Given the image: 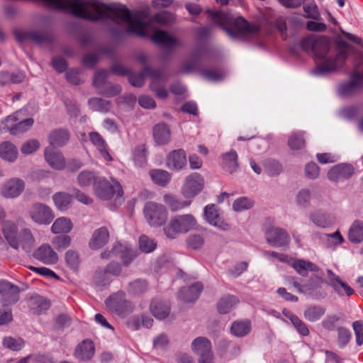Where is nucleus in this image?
Here are the masks:
<instances>
[{
  "label": "nucleus",
  "mask_w": 363,
  "mask_h": 363,
  "mask_svg": "<svg viewBox=\"0 0 363 363\" xmlns=\"http://www.w3.org/2000/svg\"><path fill=\"white\" fill-rule=\"evenodd\" d=\"M208 17L213 21L212 25L201 26L196 28L195 37L197 43H206L210 38L213 26H219L229 38L243 39L247 35L255 34L259 31V27L250 23L244 17H235L233 14L222 11L206 10Z\"/></svg>",
  "instance_id": "nucleus-1"
},
{
  "label": "nucleus",
  "mask_w": 363,
  "mask_h": 363,
  "mask_svg": "<svg viewBox=\"0 0 363 363\" xmlns=\"http://www.w3.org/2000/svg\"><path fill=\"white\" fill-rule=\"evenodd\" d=\"M94 191L95 195L101 200H109L115 195L121 196L123 189L121 184L116 180L109 182L103 177H99L94 183Z\"/></svg>",
  "instance_id": "nucleus-2"
},
{
  "label": "nucleus",
  "mask_w": 363,
  "mask_h": 363,
  "mask_svg": "<svg viewBox=\"0 0 363 363\" xmlns=\"http://www.w3.org/2000/svg\"><path fill=\"white\" fill-rule=\"evenodd\" d=\"M151 39L163 50L160 55V58L163 61L170 57L174 48L179 45V40L177 38L162 30H156Z\"/></svg>",
  "instance_id": "nucleus-3"
},
{
  "label": "nucleus",
  "mask_w": 363,
  "mask_h": 363,
  "mask_svg": "<svg viewBox=\"0 0 363 363\" xmlns=\"http://www.w3.org/2000/svg\"><path fill=\"white\" fill-rule=\"evenodd\" d=\"M143 212L147 221L153 227L162 225L167 219L168 213L165 206L154 201L147 202Z\"/></svg>",
  "instance_id": "nucleus-4"
},
{
  "label": "nucleus",
  "mask_w": 363,
  "mask_h": 363,
  "mask_svg": "<svg viewBox=\"0 0 363 363\" xmlns=\"http://www.w3.org/2000/svg\"><path fill=\"white\" fill-rule=\"evenodd\" d=\"M145 72L151 78L150 89L156 96L161 99H165L168 96V91L164 84L167 81V77L160 69H153L149 66H145Z\"/></svg>",
  "instance_id": "nucleus-5"
},
{
  "label": "nucleus",
  "mask_w": 363,
  "mask_h": 363,
  "mask_svg": "<svg viewBox=\"0 0 363 363\" xmlns=\"http://www.w3.org/2000/svg\"><path fill=\"white\" fill-rule=\"evenodd\" d=\"M347 56V51L341 50L335 57H325L323 62L316 65L312 70V73L315 75L323 76L335 72L344 65Z\"/></svg>",
  "instance_id": "nucleus-6"
},
{
  "label": "nucleus",
  "mask_w": 363,
  "mask_h": 363,
  "mask_svg": "<svg viewBox=\"0 0 363 363\" xmlns=\"http://www.w3.org/2000/svg\"><path fill=\"white\" fill-rule=\"evenodd\" d=\"M363 82V73L354 69L352 72L348 82H342L338 85L337 91L343 98L354 95L362 86Z\"/></svg>",
  "instance_id": "nucleus-7"
},
{
  "label": "nucleus",
  "mask_w": 363,
  "mask_h": 363,
  "mask_svg": "<svg viewBox=\"0 0 363 363\" xmlns=\"http://www.w3.org/2000/svg\"><path fill=\"white\" fill-rule=\"evenodd\" d=\"M29 215L32 220L39 225H48L55 217L51 208L40 202L34 203L30 206Z\"/></svg>",
  "instance_id": "nucleus-8"
},
{
  "label": "nucleus",
  "mask_w": 363,
  "mask_h": 363,
  "mask_svg": "<svg viewBox=\"0 0 363 363\" xmlns=\"http://www.w3.org/2000/svg\"><path fill=\"white\" fill-rule=\"evenodd\" d=\"M15 36L20 43L31 40L38 45L50 43L54 40V35L49 31H16Z\"/></svg>",
  "instance_id": "nucleus-9"
},
{
  "label": "nucleus",
  "mask_w": 363,
  "mask_h": 363,
  "mask_svg": "<svg viewBox=\"0 0 363 363\" xmlns=\"http://www.w3.org/2000/svg\"><path fill=\"white\" fill-rule=\"evenodd\" d=\"M20 289L16 285L6 281H0L1 302L3 306L14 304L19 300Z\"/></svg>",
  "instance_id": "nucleus-10"
},
{
  "label": "nucleus",
  "mask_w": 363,
  "mask_h": 363,
  "mask_svg": "<svg viewBox=\"0 0 363 363\" xmlns=\"http://www.w3.org/2000/svg\"><path fill=\"white\" fill-rule=\"evenodd\" d=\"M354 174L353 165L349 163H340L329 169L327 177L330 181L338 183L349 179Z\"/></svg>",
  "instance_id": "nucleus-11"
},
{
  "label": "nucleus",
  "mask_w": 363,
  "mask_h": 363,
  "mask_svg": "<svg viewBox=\"0 0 363 363\" xmlns=\"http://www.w3.org/2000/svg\"><path fill=\"white\" fill-rule=\"evenodd\" d=\"M203 183V179L200 174L191 173L186 178L183 196L188 199L194 198L202 191Z\"/></svg>",
  "instance_id": "nucleus-12"
},
{
  "label": "nucleus",
  "mask_w": 363,
  "mask_h": 363,
  "mask_svg": "<svg viewBox=\"0 0 363 363\" xmlns=\"http://www.w3.org/2000/svg\"><path fill=\"white\" fill-rule=\"evenodd\" d=\"M265 238L271 246L276 247L285 246L290 242L289 233L280 228H269L265 232Z\"/></svg>",
  "instance_id": "nucleus-13"
},
{
  "label": "nucleus",
  "mask_w": 363,
  "mask_h": 363,
  "mask_svg": "<svg viewBox=\"0 0 363 363\" xmlns=\"http://www.w3.org/2000/svg\"><path fill=\"white\" fill-rule=\"evenodd\" d=\"M25 186V182L23 179L12 178L3 184L1 194L6 199H15L22 194Z\"/></svg>",
  "instance_id": "nucleus-14"
},
{
  "label": "nucleus",
  "mask_w": 363,
  "mask_h": 363,
  "mask_svg": "<svg viewBox=\"0 0 363 363\" xmlns=\"http://www.w3.org/2000/svg\"><path fill=\"white\" fill-rule=\"evenodd\" d=\"M106 306L117 314H121L125 312L130 306L131 303L125 298V294L123 291L109 296L105 301Z\"/></svg>",
  "instance_id": "nucleus-15"
},
{
  "label": "nucleus",
  "mask_w": 363,
  "mask_h": 363,
  "mask_svg": "<svg viewBox=\"0 0 363 363\" xmlns=\"http://www.w3.org/2000/svg\"><path fill=\"white\" fill-rule=\"evenodd\" d=\"M220 166L223 171L230 174L236 173L239 168L238 155L237 152L231 149L230 151L223 153L220 155Z\"/></svg>",
  "instance_id": "nucleus-16"
},
{
  "label": "nucleus",
  "mask_w": 363,
  "mask_h": 363,
  "mask_svg": "<svg viewBox=\"0 0 363 363\" xmlns=\"http://www.w3.org/2000/svg\"><path fill=\"white\" fill-rule=\"evenodd\" d=\"M326 272L329 279V284L339 296H344L345 294L350 296L354 294V290L346 282L342 281L331 269H328Z\"/></svg>",
  "instance_id": "nucleus-17"
},
{
  "label": "nucleus",
  "mask_w": 363,
  "mask_h": 363,
  "mask_svg": "<svg viewBox=\"0 0 363 363\" xmlns=\"http://www.w3.org/2000/svg\"><path fill=\"white\" fill-rule=\"evenodd\" d=\"M204 216L206 220L210 225L223 230H227L229 229V225L224 222L223 218L220 216L216 205H207L204 208Z\"/></svg>",
  "instance_id": "nucleus-18"
},
{
  "label": "nucleus",
  "mask_w": 363,
  "mask_h": 363,
  "mask_svg": "<svg viewBox=\"0 0 363 363\" xmlns=\"http://www.w3.org/2000/svg\"><path fill=\"white\" fill-rule=\"evenodd\" d=\"M45 158L49 165L57 170H62L65 167V160L61 152L53 147H48L44 151Z\"/></svg>",
  "instance_id": "nucleus-19"
},
{
  "label": "nucleus",
  "mask_w": 363,
  "mask_h": 363,
  "mask_svg": "<svg viewBox=\"0 0 363 363\" xmlns=\"http://www.w3.org/2000/svg\"><path fill=\"white\" fill-rule=\"evenodd\" d=\"M33 257L45 264H53L58 260L57 253L49 245L39 247L33 253Z\"/></svg>",
  "instance_id": "nucleus-20"
},
{
  "label": "nucleus",
  "mask_w": 363,
  "mask_h": 363,
  "mask_svg": "<svg viewBox=\"0 0 363 363\" xmlns=\"http://www.w3.org/2000/svg\"><path fill=\"white\" fill-rule=\"evenodd\" d=\"M94 343L90 340H84L75 348L74 355L79 361H89L94 354Z\"/></svg>",
  "instance_id": "nucleus-21"
},
{
  "label": "nucleus",
  "mask_w": 363,
  "mask_h": 363,
  "mask_svg": "<svg viewBox=\"0 0 363 363\" xmlns=\"http://www.w3.org/2000/svg\"><path fill=\"white\" fill-rule=\"evenodd\" d=\"M109 240V231L106 227H101L94 231L89 246L92 250L104 247Z\"/></svg>",
  "instance_id": "nucleus-22"
},
{
  "label": "nucleus",
  "mask_w": 363,
  "mask_h": 363,
  "mask_svg": "<svg viewBox=\"0 0 363 363\" xmlns=\"http://www.w3.org/2000/svg\"><path fill=\"white\" fill-rule=\"evenodd\" d=\"M122 272L121 265L118 262H111L106 267L105 272H97L95 276V281L99 285H106L108 281L105 278L106 274H110L115 277H118Z\"/></svg>",
  "instance_id": "nucleus-23"
},
{
  "label": "nucleus",
  "mask_w": 363,
  "mask_h": 363,
  "mask_svg": "<svg viewBox=\"0 0 363 363\" xmlns=\"http://www.w3.org/2000/svg\"><path fill=\"white\" fill-rule=\"evenodd\" d=\"M4 235L9 244L15 249L19 248L18 229L15 223L11 221H6L3 225Z\"/></svg>",
  "instance_id": "nucleus-24"
},
{
  "label": "nucleus",
  "mask_w": 363,
  "mask_h": 363,
  "mask_svg": "<svg viewBox=\"0 0 363 363\" xmlns=\"http://www.w3.org/2000/svg\"><path fill=\"white\" fill-rule=\"evenodd\" d=\"M150 310L157 319L163 320L169 315L170 306L165 301L155 299L151 302Z\"/></svg>",
  "instance_id": "nucleus-25"
},
{
  "label": "nucleus",
  "mask_w": 363,
  "mask_h": 363,
  "mask_svg": "<svg viewBox=\"0 0 363 363\" xmlns=\"http://www.w3.org/2000/svg\"><path fill=\"white\" fill-rule=\"evenodd\" d=\"M153 138L157 145H164L170 140L171 132L167 124L160 123L155 125L152 130Z\"/></svg>",
  "instance_id": "nucleus-26"
},
{
  "label": "nucleus",
  "mask_w": 363,
  "mask_h": 363,
  "mask_svg": "<svg viewBox=\"0 0 363 363\" xmlns=\"http://www.w3.org/2000/svg\"><path fill=\"white\" fill-rule=\"evenodd\" d=\"M330 49L329 40L325 36L315 39L313 52L317 59H325Z\"/></svg>",
  "instance_id": "nucleus-27"
},
{
  "label": "nucleus",
  "mask_w": 363,
  "mask_h": 363,
  "mask_svg": "<svg viewBox=\"0 0 363 363\" xmlns=\"http://www.w3.org/2000/svg\"><path fill=\"white\" fill-rule=\"evenodd\" d=\"M293 268L301 276L306 277L309 272H318L319 267L310 261H306L301 259H296L292 263Z\"/></svg>",
  "instance_id": "nucleus-28"
},
{
  "label": "nucleus",
  "mask_w": 363,
  "mask_h": 363,
  "mask_svg": "<svg viewBox=\"0 0 363 363\" xmlns=\"http://www.w3.org/2000/svg\"><path fill=\"white\" fill-rule=\"evenodd\" d=\"M203 289V285L201 282L197 281L188 288H183V301L186 303L195 302L200 296Z\"/></svg>",
  "instance_id": "nucleus-29"
},
{
  "label": "nucleus",
  "mask_w": 363,
  "mask_h": 363,
  "mask_svg": "<svg viewBox=\"0 0 363 363\" xmlns=\"http://www.w3.org/2000/svg\"><path fill=\"white\" fill-rule=\"evenodd\" d=\"M48 138L51 145L62 147L68 142L69 133L66 129H56L50 133Z\"/></svg>",
  "instance_id": "nucleus-30"
},
{
  "label": "nucleus",
  "mask_w": 363,
  "mask_h": 363,
  "mask_svg": "<svg viewBox=\"0 0 363 363\" xmlns=\"http://www.w3.org/2000/svg\"><path fill=\"white\" fill-rule=\"evenodd\" d=\"M89 139L91 142L97 147V149L101 154L102 157L107 161L112 160V157L108 152L107 145L101 137V135L97 132L89 133Z\"/></svg>",
  "instance_id": "nucleus-31"
},
{
  "label": "nucleus",
  "mask_w": 363,
  "mask_h": 363,
  "mask_svg": "<svg viewBox=\"0 0 363 363\" xmlns=\"http://www.w3.org/2000/svg\"><path fill=\"white\" fill-rule=\"evenodd\" d=\"M325 313V308L320 305H310L303 311V317L309 322L319 320Z\"/></svg>",
  "instance_id": "nucleus-32"
},
{
  "label": "nucleus",
  "mask_w": 363,
  "mask_h": 363,
  "mask_svg": "<svg viewBox=\"0 0 363 363\" xmlns=\"http://www.w3.org/2000/svg\"><path fill=\"white\" fill-rule=\"evenodd\" d=\"M29 306L33 313L40 314L50 308V302L43 296L35 295L30 298Z\"/></svg>",
  "instance_id": "nucleus-33"
},
{
  "label": "nucleus",
  "mask_w": 363,
  "mask_h": 363,
  "mask_svg": "<svg viewBox=\"0 0 363 363\" xmlns=\"http://www.w3.org/2000/svg\"><path fill=\"white\" fill-rule=\"evenodd\" d=\"M112 252L115 256L119 257L123 260L125 266H128L135 257V254L133 250L123 247L121 244L116 245L112 248Z\"/></svg>",
  "instance_id": "nucleus-34"
},
{
  "label": "nucleus",
  "mask_w": 363,
  "mask_h": 363,
  "mask_svg": "<svg viewBox=\"0 0 363 363\" xmlns=\"http://www.w3.org/2000/svg\"><path fill=\"white\" fill-rule=\"evenodd\" d=\"M348 240L352 243H359L363 240V221L353 222L348 231Z\"/></svg>",
  "instance_id": "nucleus-35"
},
{
  "label": "nucleus",
  "mask_w": 363,
  "mask_h": 363,
  "mask_svg": "<svg viewBox=\"0 0 363 363\" xmlns=\"http://www.w3.org/2000/svg\"><path fill=\"white\" fill-rule=\"evenodd\" d=\"M194 352L198 356L212 350L211 341L205 337H198L191 343Z\"/></svg>",
  "instance_id": "nucleus-36"
},
{
  "label": "nucleus",
  "mask_w": 363,
  "mask_h": 363,
  "mask_svg": "<svg viewBox=\"0 0 363 363\" xmlns=\"http://www.w3.org/2000/svg\"><path fill=\"white\" fill-rule=\"evenodd\" d=\"M238 303L235 296H225L217 303V310L220 314H226Z\"/></svg>",
  "instance_id": "nucleus-37"
},
{
  "label": "nucleus",
  "mask_w": 363,
  "mask_h": 363,
  "mask_svg": "<svg viewBox=\"0 0 363 363\" xmlns=\"http://www.w3.org/2000/svg\"><path fill=\"white\" fill-rule=\"evenodd\" d=\"M18 155V151L14 145L6 141L0 144V157L5 160L13 162Z\"/></svg>",
  "instance_id": "nucleus-38"
},
{
  "label": "nucleus",
  "mask_w": 363,
  "mask_h": 363,
  "mask_svg": "<svg viewBox=\"0 0 363 363\" xmlns=\"http://www.w3.org/2000/svg\"><path fill=\"white\" fill-rule=\"evenodd\" d=\"M72 228V223L65 217L57 218L51 227L52 232L55 234L67 233Z\"/></svg>",
  "instance_id": "nucleus-39"
},
{
  "label": "nucleus",
  "mask_w": 363,
  "mask_h": 363,
  "mask_svg": "<svg viewBox=\"0 0 363 363\" xmlns=\"http://www.w3.org/2000/svg\"><path fill=\"white\" fill-rule=\"evenodd\" d=\"M164 233L169 238H174L182 231V217L172 218L167 226L164 228Z\"/></svg>",
  "instance_id": "nucleus-40"
},
{
  "label": "nucleus",
  "mask_w": 363,
  "mask_h": 363,
  "mask_svg": "<svg viewBox=\"0 0 363 363\" xmlns=\"http://www.w3.org/2000/svg\"><path fill=\"white\" fill-rule=\"evenodd\" d=\"M251 330V323L249 320L235 321L230 327L231 333L236 337H244Z\"/></svg>",
  "instance_id": "nucleus-41"
},
{
  "label": "nucleus",
  "mask_w": 363,
  "mask_h": 363,
  "mask_svg": "<svg viewBox=\"0 0 363 363\" xmlns=\"http://www.w3.org/2000/svg\"><path fill=\"white\" fill-rule=\"evenodd\" d=\"M56 207L60 211L67 210L72 202V196L66 192H57L52 196Z\"/></svg>",
  "instance_id": "nucleus-42"
},
{
  "label": "nucleus",
  "mask_w": 363,
  "mask_h": 363,
  "mask_svg": "<svg viewBox=\"0 0 363 363\" xmlns=\"http://www.w3.org/2000/svg\"><path fill=\"white\" fill-rule=\"evenodd\" d=\"M18 239L19 247L27 252H30L34 244V238L30 230L27 228L23 229L18 235Z\"/></svg>",
  "instance_id": "nucleus-43"
},
{
  "label": "nucleus",
  "mask_w": 363,
  "mask_h": 363,
  "mask_svg": "<svg viewBox=\"0 0 363 363\" xmlns=\"http://www.w3.org/2000/svg\"><path fill=\"white\" fill-rule=\"evenodd\" d=\"M150 175L154 183L161 186H166L171 178L169 173L162 169H152Z\"/></svg>",
  "instance_id": "nucleus-44"
},
{
  "label": "nucleus",
  "mask_w": 363,
  "mask_h": 363,
  "mask_svg": "<svg viewBox=\"0 0 363 363\" xmlns=\"http://www.w3.org/2000/svg\"><path fill=\"white\" fill-rule=\"evenodd\" d=\"M90 108L95 111L106 113L111 110V104L109 101L94 97L89 100Z\"/></svg>",
  "instance_id": "nucleus-45"
},
{
  "label": "nucleus",
  "mask_w": 363,
  "mask_h": 363,
  "mask_svg": "<svg viewBox=\"0 0 363 363\" xmlns=\"http://www.w3.org/2000/svg\"><path fill=\"white\" fill-rule=\"evenodd\" d=\"M306 133L303 131H296L293 133L288 140V145L292 150H301L305 145V136Z\"/></svg>",
  "instance_id": "nucleus-46"
},
{
  "label": "nucleus",
  "mask_w": 363,
  "mask_h": 363,
  "mask_svg": "<svg viewBox=\"0 0 363 363\" xmlns=\"http://www.w3.org/2000/svg\"><path fill=\"white\" fill-rule=\"evenodd\" d=\"M337 330V343L339 348L342 349L345 347L352 339L351 331L343 326H339L336 328Z\"/></svg>",
  "instance_id": "nucleus-47"
},
{
  "label": "nucleus",
  "mask_w": 363,
  "mask_h": 363,
  "mask_svg": "<svg viewBox=\"0 0 363 363\" xmlns=\"http://www.w3.org/2000/svg\"><path fill=\"white\" fill-rule=\"evenodd\" d=\"M167 166L172 170L182 169V151L175 150L172 151L167 157Z\"/></svg>",
  "instance_id": "nucleus-48"
},
{
  "label": "nucleus",
  "mask_w": 363,
  "mask_h": 363,
  "mask_svg": "<svg viewBox=\"0 0 363 363\" xmlns=\"http://www.w3.org/2000/svg\"><path fill=\"white\" fill-rule=\"evenodd\" d=\"M213 51V48L208 43H198L196 48L193 51V57L196 60H200L205 57H210Z\"/></svg>",
  "instance_id": "nucleus-49"
},
{
  "label": "nucleus",
  "mask_w": 363,
  "mask_h": 363,
  "mask_svg": "<svg viewBox=\"0 0 363 363\" xmlns=\"http://www.w3.org/2000/svg\"><path fill=\"white\" fill-rule=\"evenodd\" d=\"M201 76L208 81L217 82L221 80L224 77V72L221 68L213 67L209 69H201Z\"/></svg>",
  "instance_id": "nucleus-50"
},
{
  "label": "nucleus",
  "mask_w": 363,
  "mask_h": 363,
  "mask_svg": "<svg viewBox=\"0 0 363 363\" xmlns=\"http://www.w3.org/2000/svg\"><path fill=\"white\" fill-rule=\"evenodd\" d=\"M147 282L144 279H135L128 284L127 291L130 294L139 296L146 291Z\"/></svg>",
  "instance_id": "nucleus-51"
},
{
  "label": "nucleus",
  "mask_w": 363,
  "mask_h": 363,
  "mask_svg": "<svg viewBox=\"0 0 363 363\" xmlns=\"http://www.w3.org/2000/svg\"><path fill=\"white\" fill-rule=\"evenodd\" d=\"M255 202L252 199L242 196L235 199L233 203V209L236 212H241L250 209L253 207Z\"/></svg>",
  "instance_id": "nucleus-52"
},
{
  "label": "nucleus",
  "mask_w": 363,
  "mask_h": 363,
  "mask_svg": "<svg viewBox=\"0 0 363 363\" xmlns=\"http://www.w3.org/2000/svg\"><path fill=\"white\" fill-rule=\"evenodd\" d=\"M67 265L73 271H77L81 262L78 252L69 250L65 253Z\"/></svg>",
  "instance_id": "nucleus-53"
},
{
  "label": "nucleus",
  "mask_w": 363,
  "mask_h": 363,
  "mask_svg": "<svg viewBox=\"0 0 363 363\" xmlns=\"http://www.w3.org/2000/svg\"><path fill=\"white\" fill-rule=\"evenodd\" d=\"M163 201L172 212L179 211L182 208V201L178 196L171 194H164Z\"/></svg>",
  "instance_id": "nucleus-54"
},
{
  "label": "nucleus",
  "mask_w": 363,
  "mask_h": 363,
  "mask_svg": "<svg viewBox=\"0 0 363 363\" xmlns=\"http://www.w3.org/2000/svg\"><path fill=\"white\" fill-rule=\"evenodd\" d=\"M94 174L89 171H82L77 176V182L81 186H89L94 184L96 179H98Z\"/></svg>",
  "instance_id": "nucleus-55"
},
{
  "label": "nucleus",
  "mask_w": 363,
  "mask_h": 363,
  "mask_svg": "<svg viewBox=\"0 0 363 363\" xmlns=\"http://www.w3.org/2000/svg\"><path fill=\"white\" fill-rule=\"evenodd\" d=\"M156 242L147 235H143L139 238V247L141 251L145 253L152 252L156 248Z\"/></svg>",
  "instance_id": "nucleus-56"
},
{
  "label": "nucleus",
  "mask_w": 363,
  "mask_h": 363,
  "mask_svg": "<svg viewBox=\"0 0 363 363\" xmlns=\"http://www.w3.org/2000/svg\"><path fill=\"white\" fill-rule=\"evenodd\" d=\"M174 16L168 11L160 12L152 17L153 21H155L162 26H167L172 23L174 21Z\"/></svg>",
  "instance_id": "nucleus-57"
},
{
  "label": "nucleus",
  "mask_w": 363,
  "mask_h": 363,
  "mask_svg": "<svg viewBox=\"0 0 363 363\" xmlns=\"http://www.w3.org/2000/svg\"><path fill=\"white\" fill-rule=\"evenodd\" d=\"M34 121L33 118H26L10 128V133L12 135H16L28 130L33 124Z\"/></svg>",
  "instance_id": "nucleus-58"
},
{
  "label": "nucleus",
  "mask_w": 363,
  "mask_h": 363,
  "mask_svg": "<svg viewBox=\"0 0 363 363\" xmlns=\"http://www.w3.org/2000/svg\"><path fill=\"white\" fill-rule=\"evenodd\" d=\"M265 171L271 177L277 176L281 172L282 166L277 160H268L265 162Z\"/></svg>",
  "instance_id": "nucleus-59"
},
{
  "label": "nucleus",
  "mask_w": 363,
  "mask_h": 363,
  "mask_svg": "<svg viewBox=\"0 0 363 363\" xmlns=\"http://www.w3.org/2000/svg\"><path fill=\"white\" fill-rule=\"evenodd\" d=\"M311 220L319 228H326L330 225V221L325 214L321 212H315L310 216Z\"/></svg>",
  "instance_id": "nucleus-60"
},
{
  "label": "nucleus",
  "mask_w": 363,
  "mask_h": 363,
  "mask_svg": "<svg viewBox=\"0 0 363 363\" xmlns=\"http://www.w3.org/2000/svg\"><path fill=\"white\" fill-rule=\"evenodd\" d=\"M145 75H147L145 72V67L141 73H134L130 72L128 74V82L133 86L141 87L145 83Z\"/></svg>",
  "instance_id": "nucleus-61"
},
{
  "label": "nucleus",
  "mask_w": 363,
  "mask_h": 363,
  "mask_svg": "<svg viewBox=\"0 0 363 363\" xmlns=\"http://www.w3.org/2000/svg\"><path fill=\"white\" fill-rule=\"evenodd\" d=\"M186 246L192 250L200 249L203 243L204 239L203 237L198 234H194L189 236L186 240Z\"/></svg>",
  "instance_id": "nucleus-62"
},
{
  "label": "nucleus",
  "mask_w": 363,
  "mask_h": 363,
  "mask_svg": "<svg viewBox=\"0 0 363 363\" xmlns=\"http://www.w3.org/2000/svg\"><path fill=\"white\" fill-rule=\"evenodd\" d=\"M108 73L107 70H96L94 74L93 85L96 88H101L105 85Z\"/></svg>",
  "instance_id": "nucleus-63"
},
{
  "label": "nucleus",
  "mask_w": 363,
  "mask_h": 363,
  "mask_svg": "<svg viewBox=\"0 0 363 363\" xmlns=\"http://www.w3.org/2000/svg\"><path fill=\"white\" fill-rule=\"evenodd\" d=\"M4 345L13 351H18L21 349L23 345V341L21 339H14L11 337H7L4 339Z\"/></svg>",
  "instance_id": "nucleus-64"
}]
</instances>
